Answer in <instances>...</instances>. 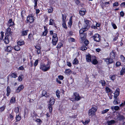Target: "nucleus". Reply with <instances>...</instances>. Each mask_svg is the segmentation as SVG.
<instances>
[{
    "label": "nucleus",
    "mask_w": 125,
    "mask_h": 125,
    "mask_svg": "<svg viewBox=\"0 0 125 125\" xmlns=\"http://www.w3.org/2000/svg\"><path fill=\"white\" fill-rule=\"evenodd\" d=\"M97 108L96 106L95 105H93L92 108L89 109L88 112V115L89 116L92 117L95 114V112L97 111Z\"/></svg>",
    "instance_id": "nucleus-1"
},
{
    "label": "nucleus",
    "mask_w": 125,
    "mask_h": 125,
    "mask_svg": "<svg viewBox=\"0 0 125 125\" xmlns=\"http://www.w3.org/2000/svg\"><path fill=\"white\" fill-rule=\"evenodd\" d=\"M50 66L49 65H45V64H42L41 65L40 68L44 72H46L50 68Z\"/></svg>",
    "instance_id": "nucleus-2"
},
{
    "label": "nucleus",
    "mask_w": 125,
    "mask_h": 125,
    "mask_svg": "<svg viewBox=\"0 0 125 125\" xmlns=\"http://www.w3.org/2000/svg\"><path fill=\"white\" fill-rule=\"evenodd\" d=\"M58 41V38L56 33H54L53 35L52 39V43L53 45H55Z\"/></svg>",
    "instance_id": "nucleus-3"
},
{
    "label": "nucleus",
    "mask_w": 125,
    "mask_h": 125,
    "mask_svg": "<svg viewBox=\"0 0 125 125\" xmlns=\"http://www.w3.org/2000/svg\"><path fill=\"white\" fill-rule=\"evenodd\" d=\"M54 100L53 97H51L50 98V104L48 106L49 112L51 113L52 111V105L54 104Z\"/></svg>",
    "instance_id": "nucleus-4"
},
{
    "label": "nucleus",
    "mask_w": 125,
    "mask_h": 125,
    "mask_svg": "<svg viewBox=\"0 0 125 125\" xmlns=\"http://www.w3.org/2000/svg\"><path fill=\"white\" fill-rule=\"evenodd\" d=\"M94 41L99 42L101 41V36L97 34H95L93 37Z\"/></svg>",
    "instance_id": "nucleus-5"
},
{
    "label": "nucleus",
    "mask_w": 125,
    "mask_h": 125,
    "mask_svg": "<svg viewBox=\"0 0 125 125\" xmlns=\"http://www.w3.org/2000/svg\"><path fill=\"white\" fill-rule=\"evenodd\" d=\"M27 21L30 23L33 22L34 20V19L32 16H28L27 18Z\"/></svg>",
    "instance_id": "nucleus-6"
},
{
    "label": "nucleus",
    "mask_w": 125,
    "mask_h": 125,
    "mask_svg": "<svg viewBox=\"0 0 125 125\" xmlns=\"http://www.w3.org/2000/svg\"><path fill=\"white\" fill-rule=\"evenodd\" d=\"M11 29L8 28L7 29L5 34L7 36H9L11 35V32L10 31Z\"/></svg>",
    "instance_id": "nucleus-7"
},
{
    "label": "nucleus",
    "mask_w": 125,
    "mask_h": 125,
    "mask_svg": "<svg viewBox=\"0 0 125 125\" xmlns=\"http://www.w3.org/2000/svg\"><path fill=\"white\" fill-rule=\"evenodd\" d=\"M74 94L75 96V99L76 100L78 101L80 100L81 98L79 94L76 92H75L74 93Z\"/></svg>",
    "instance_id": "nucleus-8"
},
{
    "label": "nucleus",
    "mask_w": 125,
    "mask_h": 125,
    "mask_svg": "<svg viewBox=\"0 0 125 125\" xmlns=\"http://www.w3.org/2000/svg\"><path fill=\"white\" fill-rule=\"evenodd\" d=\"M86 34L85 33L83 34H80V36L81 37V39L82 41L84 40L86 37Z\"/></svg>",
    "instance_id": "nucleus-9"
},
{
    "label": "nucleus",
    "mask_w": 125,
    "mask_h": 125,
    "mask_svg": "<svg viewBox=\"0 0 125 125\" xmlns=\"http://www.w3.org/2000/svg\"><path fill=\"white\" fill-rule=\"evenodd\" d=\"M93 57H91V55L89 54L86 55V59L87 61L88 62H91V59H92Z\"/></svg>",
    "instance_id": "nucleus-10"
},
{
    "label": "nucleus",
    "mask_w": 125,
    "mask_h": 125,
    "mask_svg": "<svg viewBox=\"0 0 125 125\" xmlns=\"http://www.w3.org/2000/svg\"><path fill=\"white\" fill-rule=\"evenodd\" d=\"M105 61L108 64H110L112 63L113 62L112 58H106L105 59Z\"/></svg>",
    "instance_id": "nucleus-11"
},
{
    "label": "nucleus",
    "mask_w": 125,
    "mask_h": 125,
    "mask_svg": "<svg viewBox=\"0 0 125 125\" xmlns=\"http://www.w3.org/2000/svg\"><path fill=\"white\" fill-rule=\"evenodd\" d=\"M119 94V89H117L115 93V95L114 97L115 99H116L117 96H118Z\"/></svg>",
    "instance_id": "nucleus-12"
},
{
    "label": "nucleus",
    "mask_w": 125,
    "mask_h": 125,
    "mask_svg": "<svg viewBox=\"0 0 125 125\" xmlns=\"http://www.w3.org/2000/svg\"><path fill=\"white\" fill-rule=\"evenodd\" d=\"M115 121L114 120H111L108 121L107 123L108 125H112L115 124Z\"/></svg>",
    "instance_id": "nucleus-13"
},
{
    "label": "nucleus",
    "mask_w": 125,
    "mask_h": 125,
    "mask_svg": "<svg viewBox=\"0 0 125 125\" xmlns=\"http://www.w3.org/2000/svg\"><path fill=\"white\" fill-rule=\"evenodd\" d=\"M95 56H94V57H93L92 59L93 61L91 62L94 65L97 64L98 63L96 59H95Z\"/></svg>",
    "instance_id": "nucleus-14"
},
{
    "label": "nucleus",
    "mask_w": 125,
    "mask_h": 125,
    "mask_svg": "<svg viewBox=\"0 0 125 125\" xmlns=\"http://www.w3.org/2000/svg\"><path fill=\"white\" fill-rule=\"evenodd\" d=\"M24 88V86L23 85H21L18 87L17 89L16 90V92L18 93L21 90H22Z\"/></svg>",
    "instance_id": "nucleus-15"
},
{
    "label": "nucleus",
    "mask_w": 125,
    "mask_h": 125,
    "mask_svg": "<svg viewBox=\"0 0 125 125\" xmlns=\"http://www.w3.org/2000/svg\"><path fill=\"white\" fill-rule=\"evenodd\" d=\"M48 94H47V92L46 91L43 90L42 92V97L44 96L47 97L48 96H49V95H48Z\"/></svg>",
    "instance_id": "nucleus-16"
},
{
    "label": "nucleus",
    "mask_w": 125,
    "mask_h": 125,
    "mask_svg": "<svg viewBox=\"0 0 125 125\" xmlns=\"http://www.w3.org/2000/svg\"><path fill=\"white\" fill-rule=\"evenodd\" d=\"M86 12V10L82 9L79 12L81 15L83 16L85 14Z\"/></svg>",
    "instance_id": "nucleus-17"
},
{
    "label": "nucleus",
    "mask_w": 125,
    "mask_h": 125,
    "mask_svg": "<svg viewBox=\"0 0 125 125\" xmlns=\"http://www.w3.org/2000/svg\"><path fill=\"white\" fill-rule=\"evenodd\" d=\"M117 118L118 120L121 121L123 120L125 118L123 116L121 115H119L117 116Z\"/></svg>",
    "instance_id": "nucleus-18"
},
{
    "label": "nucleus",
    "mask_w": 125,
    "mask_h": 125,
    "mask_svg": "<svg viewBox=\"0 0 125 125\" xmlns=\"http://www.w3.org/2000/svg\"><path fill=\"white\" fill-rule=\"evenodd\" d=\"M35 48L37 49L36 51L37 52V53L39 54L41 52L40 47L39 46H37L35 47Z\"/></svg>",
    "instance_id": "nucleus-19"
},
{
    "label": "nucleus",
    "mask_w": 125,
    "mask_h": 125,
    "mask_svg": "<svg viewBox=\"0 0 125 125\" xmlns=\"http://www.w3.org/2000/svg\"><path fill=\"white\" fill-rule=\"evenodd\" d=\"M49 25H55V23L54 22V20L52 19H51L50 21Z\"/></svg>",
    "instance_id": "nucleus-20"
},
{
    "label": "nucleus",
    "mask_w": 125,
    "mask_h": 125,
    "mask_svg": "<svg viewBox=\"0 0 125 125\" xmlns=\"http://www.w3.org/2000/svg\"><path fill=\"white\" fill-rule=\"evenodd\" d=\"M17 44L18 45L21 46L24 44V42L23 41L20 40L17 42Z\"/></svg>",
    "instance_id": "nucleus-21"
},
{
    "label": "nucleus",
    "mask_w": 125,
    "mask_h": 125,
    "mask_svg": "<svg viewBox=\"0 0 125 125\" xmlns=\"http://www.w3.org/2000/svg\"><path fill=\"white\" fill-rule=\"evenodd\" d=\"M10 92V88L9 86H8L7 88V93L6 94L7 96L9 95Z\"/></svg>",
    "instance_id": "nucleus-22"
},
{
    "label": "nucleus",
    "mask_w": 125,
    "mask_h": 125,
    "mask_svg": "<svg viewBox=\"0 0 125 125\" xmlns=\"http://www.w3.org/2000/svg\"><path fill=\"white\" fill-rule=\"evenodd\" d=\"M99 83L102 84V85L104 86L105 85V82L103 80H101L99 81Z\"/></svg>",
    "instance_id": "nucleus-23"
},
{
    "label": "nucleus",
    "mask_w": 125,
    "mask_h": 125,
    "mask_svg": "<svg viewBox=\"0 0 125 125\" xmlns=\"http://www.w3.org/2000/svg\"><path fill=\"white\" fill-rule=\"evenodd\" d=\"M8 36H6L4 39V42L6 44L8 43L9 42L8 40Z\"/></svg>",
    "instance_id": "nucleus-24"
},
{
    "label": "nucleus",
    "mask_w": 125,
    "mask_h": 125,
    "mask_svg": "<svg viewBox=\"0 0 125 125\" xmlns=\"http://www.w3.org/2000/svg\"><path fill=\"white\" fill-rule=\"evenodd\" d=\"M62 22L65 21V20L66 18V16L65 14H62Z\"/></svg>",
    "instance_id": "nucleus-25"
},
{
    "label": "nucleus",
    "mask_w": 125,
    "mask_h": 125,
    "mask_svg": "<svg viewBox=\"0 0 125 125\" xmlns=\"http://www.w3.org/2000/svg\"><path fill=\"white\" fill-rule=\"evenodd\" d=\"M110 55L111 57L112 58H115V53L113 52V51L110 53Z\"/></svg>",
    "instance_id": "nucleus-26"
},
{
    "label": "nucleus",
    "mask_w": 125,
    "mask_h": 125,
    "mask_svg": "<svg viewBox=\"0 0 125 125\" xmlns=\"http://www.w3.org/2000/svg\"><path fill=\"white\" fill-rule=\"evenodd\" d=\"M60 94V91L58 90H57L56 92V96L58 98H60V97L59 95Z\"/></svg>",
    "instance_id": "nucleus-27"
},
{
    "label": "nucleus",
    "mask_w": 125,
    "mask_h": 125,
    "mask_svg": "<svg viewBox=\"0 0 125 125\" xmlns=\"http://www.w3.org/2000/svg\"><path fill=\"white\" fill-rule=\"evenodd\" d=\"M28 32V30L24 31L22 32V36L26 35L27 34V32Z\"/></svg>",
    "instance_id": "nucleus-28"
},
{
    "label": "nucleus",
    "mask_w": 125,
    "mask_h": 125,
    "mask_svg": "<svg viewBox=\"0 0 125 125\" xmlns=\"http://www.w3.org/2000/svg\"><path fill=\"white\" fill-rule=\"evenodd\" d=\"M13 48L11 46H9L7 47V50L8 52H10L12 50Z\"/></svg>",
    "instance_id": "nucleus-29"
},
{
    "label": "nucleus",
    "mask_w": 125,
    "mask_h": 125,
    "mask_svg": "<svg viewBox=\"0 0 125 125\" xmlns=\"http://www.w3.org/2000/svg\"><path fill=\"white\" fill-rule=\"evenodd\" d=\"M21 117L20 115H16V119L17 121H19L21 119Z\"/></svg>",
    "instance_id": "nucleus-30"
},
{
    "label": "nucleus",
    "mask_w": 125,
    "mask_h": 125,
    "mask_svg": "<svg viewBox=\"0 0 125 125\" xmlns=\"http://www.w3.org/2000/svg\"><path fill=\"white\" fill-rule=\"evenodd\" d=\"M125 73V68H122L120 71L121 75Z\"/></svg>",
    "instance_id": "nucleus-31"
},
{
    "label": "nucleus",
    "mask_w": 125,
    "mask_h": 125,
    "mask_svg": "<svg viewBox=\"0 0 125 125\" xmlns=\"http://www.w3.org/2000/svg\"><path fill=\"white\" fill-rule=\"evenodd\" d=\"M89 43V41L87 40H86L84 42V44H83V46H86Z\"/></svg>",
    "instance_id": "nucleus-32"
},
{
    "label": "nucleus",
    "mask_w": 125,
    "mask_h": 125,
    "mask_svg": "<svg viewBox=\"0 0 125 125\" xmlns=\"http://www.w3.org/2000/svg\"><path fill=\"white\" fill-rule=\"evenodd\" d=\"M11 77L16 78L17 77V75L15 73H12L10 75Z\"/></svg>",
    "instance_id": "nucleus-33"
},
{
    "label": "nucleus",
    "mask_w": 125,
    "mask_h": 125,
    "mask_svg": "<svg viewBox=\"0 0 125 125\" xmlns=\"http://www.w3.org/2000/svg\"><path fill=\"white\" fill-rule=\"evenodd\" d=\"M78 60L76 59H75L73 61V63L74 64H76L78 63Z\"/></svg>",
    "instance_id": "nucleus-34"
},
{
    "label": "nucleus",
    "mask_w": 125,
    "mask_h": 125,
    "mask_svg": "<svg viewBox=\"0 0 125 125\" xmlns=\"http://www.w3.org/2000/svg\"><path fill=\"white\" fill-rule=\"evenodd\" d=\"M110 78L113 81H114L115 79V75L110 76Z\"/></svg>",
    "instance_id": "nucleus-35"
},
{
    "label": "nucleus",
    "mask_w": 125,
    "mask_h": 125,
    "mask_svg": "<svg viewBox=\"0 0 125 125\" xmlns=\"http://www.w3.org/2000/svg\"><path fill=\"white\" fill-rule=\"evenodd\" d=\"M85 46H82L80 48L81 50L83 51H84L87 50V47H86Z\"/></svg>",
    "instance_id": "nucleus-36"
},
{
    "label": "nucleus",
    "mask_w": 125,
    "mask_h": 125,
    "mask_svg": "<svg viewBox=\"0 0 125 125\" xmlns=\"http://www.w3.org/2000/svg\"><path fill=\"white\" fill-rule=\"evenodd\" d=\"M14 49L15 50L17 51L19 50L20 49L19 46H15L14 47Z\"/></svg>",
    "instance_id": "nucleus-37"
},
{
    "label": "nucleus",
    "mask_w": 125,
    "mask_h": 125,
    "mask_svg": "<svg viewBox=\"0 0 125 125\" xmlns=\"http://www.w3.org/2000/svg\"><path fill=\"white\" fill-rule=\"evenodd\" d=\"M62 45V44L61 42L59 43L57 46V48H60Z\"/></svg>",
    "instance_id": "nucleus-38"
},
{
    "label": "nucleus",
    "mask_w": 125,
    "mask_h": 125,
    "mask_svg": "<svg viewBox=\"0 0 125 125\" xmlns=\"http://www.w3.org/2000/svg\"><path fill=\"white\" fill-rule=\"evenodd\" d=\"M65 72L66 73L70 74L71 73V71L70 69H67L66 70Z\"/></svg>",
    "instance_id": "nucleus-39"
},
{
    "label": "nucleus",
    "mask_w": 125,
    "mask_h": 125,
    "mask_svg": "<svg viewBox=\"0 0 125 125\" xmlns=\"http://www.w3.org/2000/svg\"><path fill=\"white\" fill-rule=\"evenodd\" d=\"M15 101V98L14 97H12L10 100V103H14Z\"/></svg>",
    "instance_id": "nucleus-40"
},
{
    "label": "nucleus",
    "mask_w": 125,
    "mask_h": 125,
    "mask_svg": "<svg viewBox=\"0 0 125 125\" xmlns=\"http://www.w3.org/2000/svg\"><path fill=\"white\" fill-rule=\"evenodd\" d=\"M62 22V25L63 27L65 29H66L67 28V27L66 26V24L65 23V21H64V22Z\"/></svg>",
    "instance_id": "nucleus-41"
},
{
    "label": "nucleus",
    "mask_w": 125,
    "mask_h": 125,
    "mask_svg": "<svg viewBox=\"0 0 125 125\" xmlns=\"http://www.w3.org/2000/svg\"><path fill=\"white\" fill-rule=\"evenodd\" d=\"M105 89L106 90L107 93L111 92L112 91V90H110V89L108 87H106L105 88Z\"/></svg>",
    "instance_id": "nucleus-42"
},
{
    "label": "nucleus",
    "mask_w": 125,
    "mask_h": 125,
    "mask_svg": "<svg viewBox=\"0 0 125 125\" xmlns=\"http://www.w3.org/2000/svg\"><path fill=\"white\" fill-rule=\"evenodd\" d=\"M109 109H105L104 110L102 111L101 112L102 113V114H104V113H106L108 112L109 111Z\"/></svg>",
    "instance_id": "nucleus-43"
},
{
    "label": "nucleus",
    "mask_w": 125,
    "mask_h": 125,
    "mask_svg": "<svg viewBox=\"0 0 125 125\" xmlns=\"http://www.w3.org/2000/svg\"><path fill=\"white\" fill-rule=\"evenodd\" d=\"M38 61V60L37 59L35 60L34 64V65L35 67H36L37 65Z\"/></svg>",
    "instance_id": "nucleus-44"
},
{
    "label": "nucleus",
    "mask_w": 125,
    "mask_h": 125,
    "mask_svg": "<svg viewBox=\"0 0 125 125\" xmlns=\"http://www.w3.org/2000/svg\"><path fill=\"white\" fill-rule=\"evenodd\" d=\"M23 76V75L22 74L20 75V76H19L18 79V80L20 81L21 82L22 80V77Z\"/></svg>",
    "instance_id": "nucleus-45"
},
{
    "label": "nucleus",
    "mask_w": 125,
    "mask_h": 125,
    "mask_svg": "<svg viewBox=\"0 0 125 125\" xmlns=\"http://www.w3.org/2000/svg\"><path fill=\"white\" fill-rule=\"evenodd\" d=\"M111 25L114 29H116L117 28V27L115 23L112 22L111 23Z\"/></svg>",
    "instance_id": "nucleus-46"
},
{
    "label": "nucleus",
    "mask_w": 125,
    "mask_h": 125,
    "mask_svg": "<svg viewBox=\"0 0 125 125\" xmlns=\"http://www.w3.org/2000/svg\"><path fill=\"white\" fill-rule=\"evenodd\" d=\"M48 32V30L44 31L43 33L42 36H45L47 34Z\"/></svg>",
    "instance_id": "nucleus-47"
},
{
    "label": "nucleus",
    "mask_w": 125,
    "mask_h": 125,
    "mask_svg": "<svg viewBox=\"0 0 125 125\" xmlns=\"http://www.w3.org/2000/svg\"><path fill=\"white\" fill-rule=\"evenodd\" d=\"M14 25V23L13 22H11L10 23H8L7 24L8 26L10 27L11 26H12Z\"/></svg>",
    "instance_id": "nucleus-48"
},
{
    "label": "nucleus",
    "mask_w": 125,
    "mask_h": 125,
    "mask_svg": "<svg viewBox=\"0 0 125 125\" xmlns=\"http://www.w3.org/2000/svg\"><path fill=\"white\" fill-rule=\"evenodd\" d=\"M25 12L24 11H22L21 12V15L22 19L24 17V15L25 14Z\"/></svg>",
    "instance_id": "nucleus-49"
},
{
    "label": "nucleus",
    "mask_w": 125,
    "mask_h": 125,
    "mask_svg": "<svg viewBox=\"0 0 125 125\" xmlns=\"http://www.w3.org/2000/svg\"><path fill=\"white\" fill-rule=\"evenodd\" d=\"M115 99V100L114 102V104L115 105L118 104V102L117 101V99Z\"/></svg>",
    "instance_id": "nucleus-50"
},
{
    "label": "nucleus",
    "mask_w": 125,
    "mask_h": 125,
    "mask_svg": "<svg viewBox=\"0 0 125 125\" xmlns=\"http://www.w3.org/2000/svg\"><path fill=\"white\" fill-rule=\"evenodd\" d=\"M119 5L118 2H115L113 4V7L117 6Z\"/></svg>",
    "instance_id": "nucleus-51"
},
{
    "label": "nucleus",
    "mask_w": 125,
    "mask_h": 125,
    "mask_svg": "<svg viewBox=\"0 0 125 125\" xmlns=\"http://www.w3.org/2000/svg\"><path fill=\"white\" fill-rule=\"evenodd\" d=\"M53 11V8L51 7L50 9H48V12L49 13H51Z\"/></svg>",
    "instance_id": "nucleus-52"
},
{
    "label": "nucleus",
    "mask_w": 125,
    "mask_h": 125,
    "mask_svg": "<svg viewBox=\"0 0 125 125\" xmlns=\"http://www.w3.org/2000/svg\"><path fill=\"white\" fill-rule=\"evenodd\" d=\"M5 106H3L0 108V112H2L4 111L5 108Z\"/></svg>",
    "instance_id": "nucleus-53"
},
{
    "label": "nucleus",
    "mask_w": 125,
    "mask_h": 125,
    "mask_svg": "<svg viewBox=\"0 0 125 125\" xmlns=\"http://www.w3.org/2000/svg\"><path fill=\"white\" fill-rule=\"evenodd\" d=\"M19 109L18 107H17V108H16L15 110V112L16 113H18L19 112Z\"/></svg>",
    "instance_id": "nucleus-54"
},
{
    "label": "nucleus",
    "mask_w": 125,
    "mask_h": 125,
    "mask_svg": "<svg viewBox=\"0 0 125 125\" xmlns=\"http://www.w3.org/2000/svg\"><path fill=\"white\" fill-rule=\"evenodd\" d=\"M119 109V107L117 106H114V109L116 110L117 111Z\"/></svg>",
    "instance_id": "nucleus-55"
},
{
    "label": "nucleus",
    "mask_w": 125,
    "mask_h": 125,
    "mask_svg": "<svg viewBox=\"0 0 125 125\" xmlns=\"http://www.w3.org/2000/svg\"><path fill=\"white\" fill-rule=\"evenodd\" d=\"M58 78L60 80H62L63 79V77L62 76H58Z\"/></svg>",
    "instance_id": "nucleus-56"
},
{
    "label": "nucleus",
    "mask_w": 125,
    "mask_h": 125,
    "mask_svg": "<svg viewBox=\"0 0 125 125\" xmlns=\"http://www.w3.org/2000/svg\"><path fill=\"white\" fill-rule=\"evenodd\" d=\"M85 22L87 26L88 25L90 21L88 20H86L85 21Z\"/></svg>",
    "instance_id": "nucleus-57"
},
{
    "label": "nucleus",
    "mask_w": 125,
    "mask_h": 125,
    "mask_svg": "<svg viewBox=\"0 0 125 125\" xmlns=\"http://www.w3.org/2000/svg\"><path fill=\"white\" fill-rule=\"evenodd\" d=\"M121 64V63L119 62H117L116 64V65L117 66H119Z\"/></svg>",
    "instance_id": "nucleus-58"
},
{
    "label": "nucleus",
    "mask_w": 125,
    "mask_h": 125,
    "mask_svg": "<svg viewBox=\"0 0 125 125\" xmlns=\"http://www.w3.org/2000/svg\"><path fill=\"white\" fill-rule=\"evenodd\" d=\"M34 1L35 2V5L34 6V8H36V7L37 5V1L36 0H34Z\"/></svg>",
    "instance_id": "nucleus-59"
},
{
    "label": "nucleus",
    "mask_w": 125,
    "mask_h": 125,
    "mask_svg": "<svg viewBox=\"0 0 125 125\" xmlns=\"http://www.w3.org/2000/svg\"><path fill=\"white\" fill-rule=\"evenodd\" d=\"M120 14L121 16L123 17L124 15V13L123 11H122L120 12Z\"/></svg>",
    "instance_id": "nucleus-60"
},
{
    "label": "nucleus",
    "mask_w": 125,
    "mask_h": 125,
    "mask_svg": "<svg viewBox=\"0 0 125 125\" xmlns=\"http://www.w3.org/2000/svg\"><path fill=\"white\" fill-rule=\"evenodd\" d=\"M32 34H29L28 36V38L30 40L32 39Z\"/></svg>",
    "instance_id": "nucleus-61"
},
{
    "label": "nucleus",
    "mask_w": 125,
    "mask_h": 125,
    "mask_svg": "<svg viewBox=\"0 0 125 125\" xmlns=\"http://www.w3.org/2000/svg\"><path fill=\"white\" fill-rule=\"evenodd\" d=\"M72 20V17H71L70 19V20L69 21V24L71 26L72 25V21L71 20Z\"/></svg>",
    "instance_id": "nucleus-62"
},
{
    "label": "nucleus",
    "mask_w": 125,
    "mask_h": 125,
    "mask_svg": "<svg viewBox=\"0 0 125 125\" xmlns=\"http://www.w3.org/2000/svg\"><path fill=\"white\" fill-rule=\"evenodd\" d=\"M81 30H82V31H83V32L87 30L88 29L86 28H84L83 29H81Z\"/></svg>",
    "instance_id": "nucleus-63"
},
{
    "label": "nucleus",
    "mask_w": 125,
    "mask_h": 125,
    "mask_svg": "<svg viewBox=\"0 0 125 125\" xmlns=\"http://www.w3.org/2000/svg\"><path fill=\"white\" fill-rule=\"evenodd\" d=\"M121 7H123L125 6V2H123L120 5Z\"/></svg>",
    "instance_id": "nucleus-64"
}]
</instances>
